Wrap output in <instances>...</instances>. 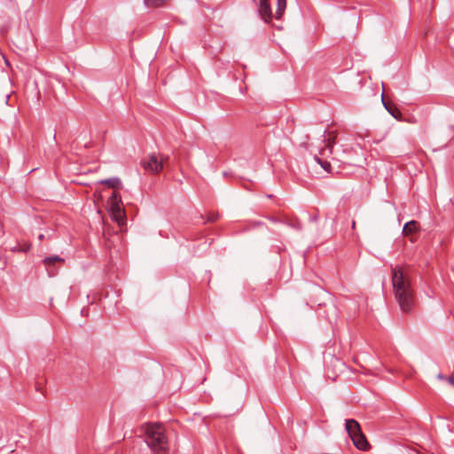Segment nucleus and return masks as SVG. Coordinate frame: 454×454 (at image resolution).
<instances>
[{
  "instance_id": "6ab92c4d",
  "label": "nucleus",
  "mask_w": 454,
  "mask_h": 454,
  "mask_svg": "<svg viewBox=\"0 0 454 454\" xmlns=\"http://www.w3.org/2000/svg\"><path fill=\"white\" fill-rule=\"evenodd\" d=\"M447 380L450 385L454 386V377L450 376L447 378Z\"/></svg>"
},
{
  "instance_id": "6e6552de",
  "label": "nucleus",
  "mask_w": 454,
  "mask_h": 454,
  "mask_svg": "<svg viewBox=\"0 0 454 454\" xmlns=\"http://www.w3.org/2000/svg\"><path fill=\"white\" fill-rule=\"evenodd\" d=\"M346 430L348 431L350 438L362 433L359 423L355 419L346 420Z\"/></svg>"
},
{
  "instance_id": "f03ea898",
  "label": "nucleus",
  "mask_w": 454,
  "mask_h": 454,
  "mask_svg": "<svg viewBox=\"0 0 454 454\" xmlns=\"http://www.w3.org/2000/svg\"><path fill=\"white\" fill-rule=\"evenodd\" d=\"M145 442L155 454H167L168 451V438L161 424L154 423L145 426Z\"/></svg>"
},
{
  "instance_id": "5701e85b",
  "label": "nucleus",
  "mask_w": 454,
  "mask_h": 454,
  "mask_svg": "<svg viewBox=\"0 0 454 454\" xmlns=\"http://www.w3.org/2000/svg\"><path fill=\"white\" fill-rule=\"evenodd\" d=\"M260 2H268V0H260Z\"/></svg>"
},
{
  "instance_id": "2eb2a0df",
  "label": "nucleus",
  "mask_w": 454,
  "mask_h": 454,
  "mask_svg": "<svg viewBox=\"0 0 454 454\" xmlns=\"http://www.w3.org/2000/svg\"><path fill=\"white\" fill-rule=\"evenodd\" d=\"M121 202V195L117 192H114L108 200L109 207H111L112 206H115V205L120 206Z\"/></svg>"
},
{
  "instance_id": "4468645a",
  "label": "nucleus",
  "mask_w": 454,
  "mask_h": 454,
  "mask_svg": "<svg viewBox=\"0 0 454 454\" xmlns=\"http://www.w3.org/2000/svg\"><path fill=\"white\" fill-rule=\"evenodd\" d=\"M286 6V0H278L277 4V10H276V18L280 19L282 14L285 12Z\"/></svg>"
},
{
  "instance_id": "dca6fc26",
  "label": "nucleus",
  "mask_w": 454,
  "mask_h": 454,
  "mask_svg": "<svg viewBox=\"0 0 454 454\" xmlns=\"http://www.w3.org/2000/svg\"><path fill=\"white\" fill-rule=\"evenodd\" d=\"M147 7H159L165 3V0H144Z\"/></svg>"
},
{
  "instance_id": "39448f33",
  "label": "nucleus",
  "mask_w": 454,
  "mask_h": 454,
  "mask_svg": "<svg viewBox=\"0 0 454 454\" xmlns=\"http://www.w3.org/2000/svg\"><path fill=\"white\" fill-rule=\"evenodd\" d=\"M351 439H352L354 445L358 450H364V451L369 450L370 444H369L365 435L363 434V432L356 435H354L353 437H351Z\"/></svg>"
},
{
  "instance_id": "20e7f679",
  "label": "nucleus",
  "mask_w": 454,
  "mask_h": 454,
  "mask_svg": "<svg viewBox=\"0 0 454 454\" xmlns=\"http://www.w3.org/2000/svg\"><path fill=\"white\" fill-rule=\"evenodd\" d=\"M143 165L146 170L151 172H159L162 168V163L155 155H152L147 160H144Z\"/></svg>"
},
{
  "instance_id": "1a4fd4ad",
  "label": "nucleus",
  "mask_w": 454,
  "mask_h": 454,
  "mask_svg": "<svg viewBox=\"0 0 454 454\" xmlns=\"http://www.w3.org/2000/svg\"><path fill=\"white\" fill-rule=\"evenodd\" d=\"M381 99H382V103H383V106L384 107L386 108V110L396 120L400 121L402 119V113L400 112V110L395 107V106H391L389 104H387V102H385L384 100V94L382 93L381 95Z\"/></svg>"
},
{
  "instance_id": "f257e3e1",
  "label": "nucleus",
  "mask_w": 454,
  "mask_h": 454,
  "mask_svg": "<svg viewBox=\"0 0 454 454\" xmlns=\"http://www.w3.org/2000/svg\"><path fill=\"white\" fill-rule=\"evenodd\" d=\"M395 298L403 312H409L413 306V291L410 280L400 267H395L392 274Z\"/></svg>"
},
{
  "instance_id": "9d476101",
  "label": "nucleus",
  "mask_w": 454,
  "mask_h": 454,
  "mask_svg": "<svg viewBox=\"0 0 454 454\" xmlns=\"http://www.w3.org/2000/svg\"><path fill=\"white\" fill-rule=\"evenodd\" d=\"M418 229L419 223L414 220H411L404 224L403 228V234L404 236H409L410 234L416 232Z\"/></svg>"
},
{
  "instance_id": "4be33fe9",
  "label": "nucleus",
  "mask_w": 454,
  "mask_h": 454,
  "mask_svg": "<svg viewBox=\"0 0 454 454\" xmlns=\"http://www.w3.org/2000/svg\"><path fill=\"white\" fill-rule=\"evenodd\" d=\"M355 225H356V223H355V221H353V223H352L353 228L355 227Z\"/></svg>"
},
{
  "instance_id": "a211bd4d",
  "label": "nucleus",
  "mask_w": 454,
  "mask_h": 454,
  "mask_svg": "<svg viewBox=\"0 0 454 454\" xmlns=\"http://www.w3.org/2000/svg\"><path fill=\"white\" fill-rule=\"evenodd\" d=\"M216 219H217V215H214V214L207 216V221H209V222H215V221H216Z\"/></svg>"
},
{
  "instance_id": "412c9836",
  "label": "nucleus",
  "mask_w": 454,
  "mask_h": 454,
  "mask_svg": "<svg viewBox=\"0 0 454 454\" xmlns=\"http://www.w3.org/2000/svg\"><path fill=\"white\" fill-rule=\"evenodd\" d=\"M438 378H439V379H442V380L446 379V378H445V377H443L442 374H439V375H438Z\"/></svg>"
},
{
  "instance_id": "f8f14e48",
  "label": "nucleus",
  "mask_w": 454,
  "mask_h": 454,
  "mask_svg": "<svg viewBox=\"0 0 454 454\" xmlns=\"http://www.w3.org/2000/svg\"><path fill=\"white\" fill-rule=\"evenodd\" d=\"M99 184H107L111 188H116L121 184V180L118 177H110L99 181Z\"/></svg>"
},
{
  "instance_id": "7ed1b4c3",
  "label": "nucleus",
  "mask_w": 454,
  "mask_h": 454,
  "mask_svg": "<svg viewBox=\"0 0 454 454\" xmlns=\"http://www.w3.org/2000/svg\"><path fill=\"white\" fill-rule=\"evenodd\" d=\"M337 139V131H327L326 136L325 137L323 143L325 144L324 147L319 150V154L322 157H328L333 153V149L334 145L336 144Z\"/></svg>"
},
{
  "instance_id": "ddd939ff",
  "label": "nucleus",
  "mask_w": 454,
  "mask_h": 454,
  "mask_svg": "<svg viewBox=\"0 0 454 454\" xmlns=\"http://www.w3.org/2000/svg\"><path fill=\"white\" fill-rule=\"evenodd\" d=\"M324 157H322L319 153L316 154L314 159L326 171L331 172V164L329 161L323 160Z\"/></svg>"
},
{
  "instance_id": "f3484780",
  "label": "nucleus",
  "mask_w": 454,
  "mask_h": 454,
  "mask_svg": "<svg viewBox=\"0 0 454 454\" xmlns=\"http://www.w3.org/2000/svg\"><path fill=\"white\" fill-rule=\"evenodd\" d=\"M0 454H16L13 450H8L6 449H1Z\"/></svg>"
},
{
  "instance_id": "9b49d317",
  "label": "nucleus",
  "mask_w": 454,
  "mask_h": 454,
  "mask_svg": "<svg viewBox=\"0 0 454 454\" xmlns=\"http://www.w3.org/2000/svg\"><path fill=\"white\" fill-rule=\"evenodd\" d=\"M111 213L113 215V218L114 221H116L119 224H121V223L124 221L123 219V212L121 208V206H112Z\"/></svg>"
},
{
  "instance_id": "423d86ee",
  "label": "nucleus",
  "mask_w": 454,
  "mask_h": 454,
  "mask_svg": "<svg viewBox=\"0 0 454 454\" xmlns=\"http://www.w3.org/2000/svg\"><path fill=\"white\" fill-rule=\"evenodd\" d=\"M43 262L45 267L47 268L49 275H53L54 271H55V270L53 268L54 263L55 262H63L64 259L59 255H51V256L45 257Z\"/></svg>"
},
{
  "instance_id": "0eeeda50",
  "label": "nucleus",
  "mask_w": 454,
  "mask_h": 454,
  "mask_svg": "<svg viewBox=\"0 0 454 454\" xmlns=\"http://www.w3.org/2000/svg\"><path fill=\"white\" fill-rule=\"evenodd\" d=\"M259 14L265 22H269L271 20V9L269 1L260 2Z\"/></svg>"
},
{
  "instance_id": "aec40b11",
  "label": "nucleus",
  "mask_w": 454,
  "mask_h": 454,
  "mask_svg": "<svg viewBox=\"0 0 454 454\" xmlns=\"http://www.w3.org/2000/svg\"><path fill=\"white\" fill-rule=\"evenodd\" d=\"M43 238H44V235H43V234H40V235L38 236V239H39L40 240H42Z\"/></svg>"
}]
</instances>
